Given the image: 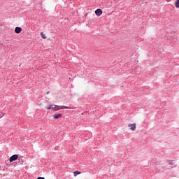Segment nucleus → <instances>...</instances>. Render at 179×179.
Segmentation results:
<instances>
[{"label": "nucleus", "mask_w": 179, "mask_h": 179, "mask_svg": "<svg viewBox=\"0 0 179 179\" xmlns=\"http://www.w3.org/2000/svg\"><path fill=\"white\" fill-rule=\"evenodd\" d=\"M65 108L66 109H72V108L69 107V106L55 105V111H59V110H64Z\"/></svg>", "instance_id": "1"}, {"label": "nucleus", "mask_w": 179, "mask_h": 179, "mask_svg": "<svg viewBox=\"0 0 179 179\" xmlns=\"http://www.w3.org/2000/svg\"><path fill=\"white\" fill-rule=\"evenodd\" d=\"M19 157V155H12L10 157V163H12L13 162H15V160H17Z\"/></svg>", "instance_id": "2"}, {"label": "nucleus", "mask_w": 179, "mask_h": 179, "mask_svg": "<svg viewBox=\"0 0 179 179\" xmlns=\"http://www.w3.org/2000/svg\"><path fill=\"white\" fill-rule=\"evenodd\" d=\"M95 14L96 16H101V15H103V10L100 8H98L95 10Z\"/></svg>", "instance_id": "3"}, {"label": "nucleus", "mask_w": 179, "mask_h": 179, "mask_svg": "<svg viewBox=\"0 0 179 179\" xmlns=\"http://www.w3.org/2000/svg\"><path fill=\"white\" fill-rule=\"evenodd\" d=\"M128 127L131 131H135L136 129V124H129Z\"/></svg>", "instance_id": "4"}, {"label": "nucleus", "mask_w": 179, "mask_h": 179, "mask_svg": "<svg viewBox=\"0 0 179 179\" xmlns=\"http://www.w3.org/2000/svg\"><path fill=\"white\" fill-rule=\"evenodd\" d=\"M62 117V114L61 113H56L53 115L54 120H58L59 118H61Z\"/></svg>", "instance_id": "5"}, {"label": "nucleus", "mask_w": 179, "mask_h": 179, "mask_svg": "<svg viewBox=\"0 0 179 179\" xmlns=\"http://www.w3.org/2000/svg\"><path fill=\"white\" fill-rule=\"evenodd\" d=\"M21 32H22V28L21 27H15V33H16L17 34H19V33H21Z\"/></svg>", "instance_id": "6"}, {"label": "nucleus", "mask_w": 179, "mask_h": 179, "mask_svg": "<svg viewBox=\"0 0 179 179\" xmlns=\"http://www.w3.org/2000/svg\"><path fill=\"white\" fill-rule=\"evenodd\" d=\"M55 106L56 105H49L47 110H54V111H55Z\"/></svg>", "instance_id": "7"}, {"label": "nucleus", "mask_w": 179, "mask_h": 179, "mask_svg": "<svg viewBox=\"0 0 179 179\" xmlns=\"http://www.w3.org/2000/svg\"><path fill=\"white\" fill-rule=\"evenodd\" d=\"M175 6L176 8H179V0L175 1Z\"/></svg>", "instance_id": "8"}, {"label": "nucleus", "mask_w": 179, "mask_h": 179, "mask_svg": "<svg viewBox=\"0 0 179 179\" xmlns=\"http://www.w3.org/2000/svg\"><path fill=\"white\" fill-rule=\"evenodd\" d=\"M41 36L42 38H44V40H45V38H47V36L43 32L41 33Z\"/></svg>", "instance_id": "9"}, {"label": "nucleus", "mask_w": 179, "mask_h": 179, "mask_svg": "<svg viewBox=\"0 0 179 179\" xmlns=\"http://www.w3.org/2000/svg\"><path fill=\"white\" fill-rule=\"evenodd\" d=\"M73 174H74V177H76V176H78L79 174H81V172H80V171H74Z\"/></svg>", "instance_id": "10"}, {"label": "nucleus", "mask_w": 179, "mask_h": 179, "mask_svg": "<svg viewBox=\"0 0 179 179\" xmlns=\"http://www.w3.org/2000/svg\"><path fill=\"white\" fill-rule=\"evenodd\" d=\"M37 179H45V178H44L43 177H38Z\"/></svg>", "instance_id": "11"}, {"label": "nucleus", "mask_w": 179, "mask_h": 179, "mask_svg": "<svg viewBox=\"0 0 179 179\" xmlns=\"http://www.w3.org/2000/svg\"><path fill=\"white\" fill-rule=\"evenodd\" d=\"M47 94H50V92L48 91V92H47V93H46Z\"/></svg>", "instance_id": "12"}]
</instances>
